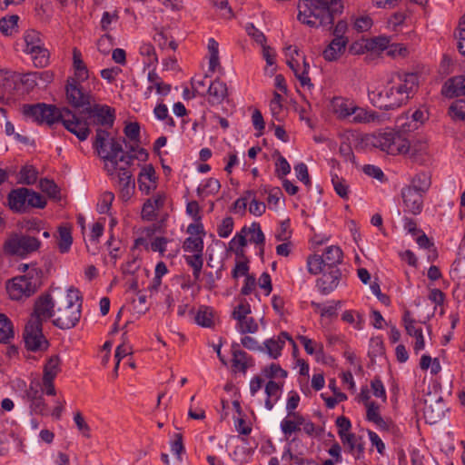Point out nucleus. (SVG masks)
<instances>
[{"mask_svg": "<svg viewBox=\"0 0 465 465\" xmlns=\"http://www.w3.org/2000/svg\"><path fill=\"white\" fill-rule=\"evenodd\" d=\"M418 86L416 74H397L385 85L368 89V97L373 106L383 111L395 110L405 104Z\"/></svg>", "mask_w": 465, "mask_h": 465, "instance_id": "obj_1", "label": "nucleus"}, {"mask_svg": "<svg viewBox=\"0 0 465 465\" xmlns=\"http://www.w3.org/2000/svg\"><path fill=\"white\" fill-rule=\"evenodd\" d=\"M297 19L310 27L331 29L343 5L341 0H300Z\"/></svg>", "mask_w": 465, "mask_h": 465, "instance_id": "obj_2", "label": "nucleus"}, {"mask_svg": "<svg viewBox=\"0 0 465 465\" xmlns=\"http://www.w3.org/2000/svg\"><path fill=\"white\" fill-rule=\"evenodd\" d=\"M82 296L77 289L67 290V294L58 302L57 316L53 324L62 330L74 328L80 321Z\"/></svg>", "mask_w": 465, "mask_h": 465, "instance_id": "obj_3", "label": "nucleus"}, {"mask_svg": "<svg viewBox=\"0 0 465 465\" xmlns=\"http://www.w3.org/2000/svg\"><path fill=\"white\" fill-rule=\"evenodd\" d=\"M22 113L38 124H46L50 127L56 123L64 124V121L71 120L72 114H74L67 107L58 108L54 104L45 103L24 104Z\"/></svg>", "mask_w": 465, "mask_h": 465, "instance_id": "obj_4", "label": "nucleus"}, {"mask_svg": "<svg viewBox=\"0 0 465 465\" xmlns=\"http://www.w3.org/2000/svg\"><path fill=\"white\" fill-rule=\"evenodd\" d=\"M42 270L32 268L27 274L16 276L9 281L6 289L12 300L30 297L41 285Z\"/></svg>", "mask_w": 465, "mask_h": 465, "instance_id": "obj_5", "label": "nucleus"}, {"mask_svg": "<svg viewBox=\"0 0 465 465\" xmlns=\"http://www.w3.org/2000/svg\"><path fill=\"white\" fill-rule=\"evenodd\" d=\"M41 241L34 236L14 233L3 244L4 252L10 256L25 258L41 247Z\"/></svg>", "mask_w": 465, "mask_h": 465, "instance_id": "obj_6", "label": "nucleus"}, {"mask_svg": "<svg viewBox=\"0 0 465 465\" xmlns=\"http://www.w3.org/2000/svg\"><path fill=\"white\" fill-rule=\"evenodd\" d=\"M25 48L24 52L30 54L35 67L43 68L49 64V51L45 47L41 34L34 29L26 30L24 35Z\"/></svg>", "mask_w": 465, "mask_h": 465, "instance_id": "obj_7", "label": "nucleus"}, {"mask_svg": "<svg viewBox=\"0 0 465 465\" xmlns=\"http://www.w3.org/2000/svg\"><path fill=\"white\" fill-rule=\"evenodd\" d=\"M110 133L106 130L98 128L93 143L94 148L97 151L98 154L104 161H108L113 163V171L117 170L118 166V154L124 153L122 143L115 138L110 140V151L105 150V142L108 140Z\"/></svg>", "mask_w": 465, "mask_h": 465, "instance_id": "obj_8", "label": "nucleus"}, {"mask_svg": "<svg viewBox=\"0 0 465 465\" xmlns=\"http://www.w3.org/2000/svg\"><path fill=\"white\" fill-rule=\"evenodd\" d=\"M25 346L28 351H45L49 341L43 333V323L39 320H29L23 333Z\"/></svg>", "mask_w": 465, "mask_h": 465, "instance_id": "obj_9", "label": "nucleus"}, {"mask_svg": "<svg viewBox=\"0 0 465 465\" xmlns=\"http://www.w3.org/2000/svg\"><path fill=\"white\" fill-rule=\"evenodd\" d=\"M373 145L390 154L396 155L404 151L407 139L392 130L380 133L374 137Z\"/></svg>", "mask_w": 465, "mask_h": 465, "instance_id": "obj_10", "label": "nucleus"}, {"mask_svg": "<svg viewBox=\"0 0 465 465\" xmlns=\"http://www.w3.org/2000/svg\"><path fill=\"white\" fill-rule=\"evenodd\" d=\"M81 81L68 78L65 85L66 99L74 108H85L91 104L92 95L80 84Z\"/></svg>", "mask_w": 465, "mask_h": 465, "instance_id": "obj_11", "label": "nucleus"}, {"mask_svg": "<svg viewBox=\"0 0 465 465\" xmlns=\"http://www.w3.org/2000/svg\"><path fill=\"white\" fill-rule=\"evenodd\" d=\"M322 274V277L316 281V286L322 294L326 295L338 287L341 271L338 267H327Z\"/></svg>", "mask_w": 465, "mask_h": 465, "instance_id": "obj_12", "label": "nucleus"}, {"mask_svg": "<svg viewBox=\"0 0 465 465\" xmlns=\"http://www.w3.org/2000/svg\"><path fill=\"white\" fill-rule=\"evenodd\" d=\"M404 212L418 215L423 208V194L412 187H404L401 190Z\"/></svg>", "mask_w": 465, "mask_h": 465, "instance_id": "obj_13", "label": "nucleus"}, {"mask_svg": "<svg viewBox=\"0 0 465 465\" xmlns=\"http://www.w3.org/2000/svg\"><path fill=\"white\" fill-rule=\"evenodd\" d=\"M54 303L51 294L45 293L40 295L34 305V312L29 320H47L54 315Z\"/></svg>", "mask_w": 465, "mask_h": 465, "instance_id": "obj_14", "label": "nucleus"}, {"mask_svg": "<svg viewBox=\"0 0 465 465\" xmlns=\"http://www.w3.org/2000/svg\"><path fill=\"white\" fill-rule=\"evenodd\" d=\"M447 406L441 397L424 400L423 415L427 423L435 424L444 417Z\"/></svg>", "mask_w": 465, "mask_h": 465, "instance_id": "obj_15", "label": "nucleus"}, {"mask_svg": "<svg viewBox=\"0 0 465 465\" xmlns=\"http://www.w3.org/2000/svg\"><path fill=\"white\" fill-rule=\"evenodd\" d=\"M82 114L95 117V123L100 125L112 127L115 119L114 109L108 105H89L83 109Z\"/></svg>", "mask_w": 465, "mask_h": 465, "instance_id": "obj_16", "label": "nucleus"}, {"mask_svg": "<svg viewBox=\"0 0 465 465\" xmlns=\"http://www.w3.org/2000/svg\"><path fill=\"white\" fill-rule=\"evenodd\" d=\"M402 322L406 332L410 336H413L416 339L413 349L414 351L418 353L420 351L423 350L425 346L422 329L420 327H416V321L411 317V313L408 310H406L403 313Z\"/></svg>", "mask_w": 465, "mask_h": 465, "instance_id": "obj_17", "label": "nucleus"}, {"mask_svg": "<svg viewBox=\"0 0 465 465\" xmlns=\"http://www.w3.org/2000/svg\"><path fill=\"white\" fill-rule=\"evenodd\" d=\"M30 193L26 187L13 189L7 195L9 208L18 213H25L27 211V197Z\"/></svg>", "mask_w": 465, "mask_h": 465, "instance_id": "obj_18", "label": "nucleus"}, {"mask_svg": "<svg viewBox=\"0 0 465 465\" xmlns=\"http://www.w3.org/2000/svg\"><path fill=\"white\" fill-rule=\"evenodd\" d=\"M441 94L447 98L465 95V75L449 78L442 85Z\"/></svg>", "mask_w": 465, "mask_h": 465, "instance_id": "obj_19", "label": "nucleus"}, {"mask_svg": "<svg viewBox=\"0 0 465 465\" xmlns=\"http://www.w3.org/2000/svg\"><path fill=\"white\" fill-rule=\"evenodd\" d=\"M63 125L80 141L86 140L91 132L87 122L76 114H72L71 120L64 121Z\"/></svg>", "mask_w": 465, "mask_h": 465, "instance_id": "obj_20", "label": "nucleus"}, {"mask_svg": "<svg viewBox=\"0 0 465 465\" xmlns=\"http://www.w3.org/2000/svg\"><path fill=\"white\" fill-rule=\"evenodd\" d=\"M206 94H209L208 101L211 104H220L228 95L227 85L220 78H216L210 84Z\"/></svg>", "mask_w": 465, "mask_h": 465, "instance_id": "obj_21", "label": "nucleus"}, {"mask_svg": "<svg viewBox=\"0 0 465 465\" xmlns=\"http://www.w3.org/2000/svg\"><path fill=\"white\" fill-rule=\"evenodd\" d=\"M331 106L333 113L338 116V118L346 119L352 115V113L351 112H352L355 104L349 99L335 97L331 101Z\"/></svg>", "mask_w": 465, "mask_h": 465, "instance_id": "obj_22", "label": "nucleus"}, {"mask_svg": "<svg viewBox=\"0 0 465 465\" xmlns=\"http://www.w3.org/2000/svg\"><path fill=\"white\" fill-rule=\"evenodd\" d=\"M239 344L233 342L232 345V365L233 368L239 370L243 374L246 373L249 368L248 354L244 351L239 349Z\"/></svg>", "mask_w": 465, "mask_h": 465, "instance_id": "obj_23", "label": "nucleus"}, {"mask_svg": "<svg viewBox=\"0 0 465 465\" xmlns=\"http://www.w3.org/2000/svg\"><path fill=\"white\" fill-rule=\"evenodd\" d=\"M351 113L353 116L351 122L355 124H370L380 120L378 113L359 107L356 104Z\"/></svg>", "mask_w": 465, "mask_h": 465, "instance_id": "obj_24", "label": "nucleus"}, {"mask_svg": "<svg viewBox=\"0 0 465 465\" xmlns=\"http://www.w3.org/2000/svg\"><path fill=\"white\" fill-rule=\"evenodd\" d=\"M346 45V41L338 42V40H331L322 52L323 58L328 62L338 60L344 53Z\"/></svg>", "mask_w": 465, "mask_h": 465, "instance_id": "obj_25", "label": "nucleus"}, {"mask_svg": "<svg viewBox=\"0 0 465 465\" xmlns=\"http://www.w3.org/2000/svg\"><path fill=\"white\" fill-rule=\"evenodd\" d=\"M148 81L152 84L147 87L148 92H151L154 88L156 93L162 96H166L171 92V84L163 83L154 70L148 73Z\"/></svg>", "mask_w": 465, "mask_h": 465, "instance_id": "obj_26", "label": "nucleus"}, {"mask_svg": "<svg viewBox=\"0 0 465 465\" xmlns=\"http://www.w3.org/2000/svg\"><path fill=\"white\" fill-rule=\"evenodd\" d=\"M195 322L203 328L214 326L213 309L210 306L201 305L194 316Z\"/></svg>", "mask_w": 465, "mask_h": 465, "instance_id": "obj_27", "label": "nucleus"}, {"mask_svg": "<svg viewBox=\"0 0 465 465\" xmlns=\"http://www.w3.org/2000/svg\"><path fill=\"white\" fill-rule=\"evenodd\" d=\"M322 256L326 268L338 267L342 262L343 252L339 246L331 245L326 248Z\"/></svg>", "mask_w": 465, "mask_h": 465, "instance_id": "obj_28", "label": "nucleus"}, {"mask_svg": "<svg viewBox=\"0 0 465 465\" xmlns=\"http://www.w3.org/2000/svg\"><path fill=\"white\" fill-rule=\"evenodd\" d=\"M62 360L59 355L50 356L43 367V378L55 379L61 372Z\"/></svg>", "mask_w": 465, "mask_h": 465, "instance_id": "obj_29", "label": "nucleus"}, {"mask_svg": "<svg viewBox=\"0 0 465 465\" xmlns=\"http://www.w3.org/2000/svg\"><path fill=\"white\" fill-rule=\"evenodd\" d=\"M73 65L74 69V79L84 81L88 78V69L82 59V54L77 48L73 50Z\"/></svg>", "mask_w": 465, "mask_h": 465, "instance_id": "obj_30", "label": "nucleus"}, {"mask_svg": "<svg viewBox=\"0 0 465 465\" xmlns=\"http://www.w3.org/2000/svg\"><path fill=\"white\" fill-rule=\"evenodd\" d=\"M58 249L61 253L69 252L73 243L72 231L70 226L58 227Z\"/></svg>", "mask_w": 465, "mask_h": 465, "instance_id": "obj_31", "label": "nucleus"}, {"mask_svg": "<svg viewBox=\"0 0 465 465\" xmlns=\"http://www.w3.org/2000/svg\"><path fill=\"white\" fill-rule=\"evenodd\" d=\"M14 337L12 322L4 313H0V342L8 343Z\"/></svg>", "mask_w": 465, "mask_h": 465, "instance_id": "obj_32", "label": "nucleus"}, {"mask_svg": "<svg viewBox=\"0 0 465 465\" xmlns=\"http://www.w3.org/2000/svg\"><path fill=\"white\" fill-rule=\"evenodd\" d=\"M39 188L43 193H46L49 198L60 201V188L53 180H49L47 178L41 179L39 182Z\"/></svg>", "mask_w": 465, "mask_h": 465, "instance_id": "obj_33", "label": "nucleus"}, {"mask_svg": "<svg viewBox=\"0 0 465 465\" xmlns=\"http://www.w3.org/2000/svg\"><path fill=\"white\" fill-rule=\"evenodd\" d=\"M38 177V172L33 165L23 166L19 172L18 183L32 185L35 183Z\"/></svg>", "mask_w": 465, "mask_h": 465, "instance_id": "obj_34", "label": "nucleus"}, {"mask_svg": "<svg viewBox=\"0 0 465 465\" xmlns=\"http://www.w3.org/2000/svg\"><path fill=\"white\" fill-rule=\"evenodd\" d=\"M247 245V239L242 233H236L230 241L228 251L233 252L237 257L245 258L243 247Z\"/></svg>", "mask_w": 465, "mask_h": 465, "instance_id": "obj_35", "label": "nucleus"}, {"mask_svg": "<svg viewBox=\"0 0 465 465\" xmlns=\"http://www.w3.org/2000/svg\"><path fill=\"white\" fill-rule=\"evenodd\" d=\"M452 280L457 281L459 283L465 282V257H458L453 262L450 272Z\"/></svg>", "mask_w": 465, "mask_h": 465, "instance_id": "obj_36", "label": "nucleus"}, {"mask_svg": "<svg viewBox=\"0 0 465 465\" xmlns=\"http://www.w3.org/2000/svg\"><path fill=\"white\" fill-rule=\"evenodd\" d=\"M203 253H194L193 255H185L186 263L192 267L193 278L198 281L203 265Z\"/></svg>", "mask_w": 465, "mask_h": 465, "instance_id": "obj_37", "label": "nucleus"}, {"mask_svg": "<svg viewBox=\"0 0 465 465\" xmlns=\"http://www.w3.org/2000/svg\"><path fill=\"white\" fill-rule=\"evenodd\" d=\"M430 186V177L426 173H417L411 181V184L408 187H412L422 194L428 191Z\"/></svg>", "mask_w": 465, "mask_h": 465, "instance_id": "obj_38", "label": "nucleus"}, {"mask_svg": "<svg viewBox=\"0 0 465 465\" xmlns=\"http://www.w3.org/2000/svg\"><path fill=\"white\" fill-rule=\"evenodd\" d=\"M284 340L268 339L264 341L266 352L272 359H277L281 355V351L284 346Z\"/></svg>", "mask_w": 465, "mask_h": 465, "instance_id": "obj_39", "label": "nucleus"}, {"mask_svg": "<svg viewBox=\"0 0 465 465\" xmlns=\"http://www.w3.org/2000/svg\"><path fill=\"white\" fill-rule=\"evenodd\" d=\"M308 271L312 274L322 273L326 266L323 262V257L318 254L310 255L307 259Z\"/></svg>", "mask_w": 465, "mask_h": 465, "instance_id": "obj_40", "label": "nucleus"}, {"mask_svg": "<svg viewBox=\"0 0 465 465\" xmlns=\"http://www.w3.org/2000/svg\"><path fill=\"white\" fill-rule=\"evenodd\" d=\"M183 249L187 252L203 253V240L202 237H188L183 242Z\"/></svg>", "mask_w": 465, "mask_h": 465, "instance_id": "obj_41", "label": "nucleus"}, {"mask_svg": "<svg viewBox=\"0 0 465 465\" xmlns=\"http://www.w3.org/2000/svg\"><path fill=\"white\" fill-rule=\"evenodd\" d=\"M114 200V194L112 192L106 191L103 193L97 203L96 211L101 214L108 213Z\"/></svg>", "mask_w": 465, "mask_h": 465, "instance_id": "obj_42", "label": "nucleus"}, {"mask_svg": "<svg viewBox=\"0 0 465 465\" xmlns=\"http://www.w3.org/2000/svg\"><path fill=\"white\" fill-rule=\"evenodd\" d=\"M29 403V409L31 413L42 416H46L49 414V408L48 405L45 403L43 395L35 398V400H30Z\"/></svg>", "mask_w": 465, "mask_h": 465, "instance_id": "obj_43", "label": "nucleus"}, {"mask_svg": "<svg viewBox=\"0 0 465 465\" xmlns=\"http://www.w3.org/2000/svg\"><path fill=\"white\" fill-rule=\"evenodd\" d=\"M331 183L336 193L342 199H348L350 190L346 180L335 174L331 178Z\"/></svg>", "mask_w": 465, "mask_h": 465, "instance_id": "obj_44", "label": "nucleus"}, {"mask_svg": "<svg viewBox=\"0 0 465 465\" xmlns=\"http://www.w3.org/2000/svg\"><path fill=\"white\" fill-rule=\"evenodd\" d=\"M449 114L454 120L465 119V99H458L454 101L450 108Z\"/></svg>", "mask_w": 465, "mask_h": 465, "instance_id": "obj_45", "label": "nucleus"}, {"mask_svg": "<svg viewBox=\"0 0 465 465\" xmlns=\"http://www.w3.org/2000/svg\"><path fill=\"white\" fill-rule=\"evenodd\" d=\"M404 149L405 150L402 151L401 153H408L410 155V158L417 162L420 160V156H421L425 152L426 146L423 143L411 144L410 142L407 140V146L405 145Z\"/></svg>", "mask_w": 465, "mask_h": 465, "instance_id": "obj_46", "label": "nucleus"}, {"mask_svg": "<svg viewBox=\"0 0 465 465\" xmlns=\"http://www.w3.org/2000/svg\"><path fill=\"white\" fill-rule=\"evenodd\" d=\"M19 20L18 15H14L8 17H3L0 19V31L5 35H12V30L17 26V22Z\"/></svg>", "mask_w": 465, "mask_h": 465, "instance_id": "obj_47", "label": "nucleus"}, {"mask_svg": "<svg viewBox=\"0 0 465 465\" xmlns=\"http://www.w3.org/2000/svg\"><path fill=\"white\" fill-rule=\"evenodd\" d=\"M330 30L332 31V35L334 36L332 40H338V42L346 41V44L349 43L348 37L345 36V34L348 30V24L346 21H338L335 26H332Z\"/></svg>", "mask_w": 465, "mask_h": 465, "instance_id": "obj_48", "label": "nucleus"}, {"mask_svg": "<svg viewBox=\"0 0 465 465\" xmlns=\"http://www.w3.org/2000/svg\"><path fill=\"white\" fill-rule=\"evenodd\" d=\"M251 305L246 299H242L239 305L234 308L232 317L237 321H242L251 313Z\"/></svg>", "mask_w": 465, "mask_h": 465, "instance_id": "obj_49", "label": "nucleus"}, {"mask_svg": "<svg viewBox=\"0 0 465 465\" xmlns=\"http://www.w3.org/2000/svg\"><path fill=\"white\" fill-rule=\"evenodd\" d=\"M262 374L269 379L276 377L286 378L288 372L277 363H271L262 370Z\"/></svg>", "mask_w": 465, "mask_h": 465, "instance_id": "obj_50", "label": "nucleus"}, {"mask_svg": "<svg viewBox=\"0 0 465 465\" xmlns=\"http://www.w3.org/2000/svg\"><path fill=\"white\" fill-rule=\"evenodd\" d=\"M238 327L241 333H255L258 331V324L252 317H245L238 321Z\"/></svg>", "mask_w": 465, "mask_h": 465, "instance_id": "obj_51", "label": "nucleus"}, {"mask_svg": "<svg viewBox=\"0 0 465 465\" xmlns=\"http://www.w3.org/2000/svg\"><path fill=\"white\" fill-rule=\"evenodd\" d=\"M30 193L27 197V208L34 207L43 209L46 206V200L39 193L32 189H29Z\"/></svg>", "mask_w": 465, "mask_h": 465, "instance_id": "obj_52", "label": "nucleus"}, {"mask_svg": "<svg viewBox=\"0 0 465 465\" xmlns=\"http://www.w3.org/2000/svg\"><path fill=\"white\" fill-rule=\"evenodd\" d=\"M279 156L275 163V174L282 179L291 172V165L287 160L278 153Z\"/></svg>", "mask_w": 465, "mask_h": 465, "instance_id": "obj_53", "label": "nucleus"}, {"mask_svg": "<svg viewBox=\"0 0 465 465\" xmlns=\"http://www.w3.org/2000/svg\"><path fill=\"white\" fill-rule=\"evenodd\" d=\"M41 395H43V391H41L40 381L36 379L32 380L29 387L25 391L24 398L29 401L30 400H35V398Z\"/></svg>", "mask_w": 465, "mask_h": 465, "instance_id": "obj_54", "label": "nucleus"}, {"mask_svg": "<svg viewBox=\"0 0 465 465\" xmlns=\"http://www.w3.org/2000/svg\"><path fill=\"white\" fill-rule=\"evenodd\" d=\"M292 236L290 219H286L280 223V227L275 233V238L279 242H286Z\"/></svg>", "mask_w": 465, "mask_h": 465, "instance_id": "obj_55", "label": "nucleus"}, {"mask_svg": "<svg viewBox=\"0 0 465 465\" xmlns=\"http://www.w3.org/2000/svg\"><path fill=\"white\" fill-rule=\"evenodd\" d=\"M74 420L78 430L82 433V435L89 439L91 437V429L90 426L84 420V418L80 411L74 413Z\"/></svg>", "mask_w": 465, "mask_h": 465, "instance_id": "obj_56", "label": "nucleus"}, {"mask_svg": "<svg viewBox=\"0 0 465 465\" xmlns=\"http://www.w3.org/2000/svg\"><path fill=\"white\" fill-rule=\"evenodd\" d=\"M371 388L375 397L381 398L382 399L383 401H386V391L379 376L374 377L373 380L371 381Z\"/></svg>", "mask_w": 465, "mask_h": 465, "instance_id": "obj_57", "label": "nucleus"}, {"mask_svg": "<svg viewBox=\"0 0 465 465\" xmlns=\"http://www.w3.org/2000/svg\"><path fill=\"white\" fill-rule=\"evenodd\" d=\"M233 224V219L232 217H225L218 226V235L222 238L228 237L232 232Z\"/></svg>", "mask_w": 465, "mask_h": 465, "instance_id": "obj_58", "label": "nucleus"}, {"mask_svg": "<svg viewBox=\"0 0 465 465\" xmlns=\"http://www.w3.org/2000/svg\"><path fill=\"white\" fill-rule=\"evenodd\" d=\"M366 407V419L369 421H371L373 423H376L378 420L381 421V416L379 411V405L376 402H367Z\"/></svg>", "mask_w": 465, "mask_h": 465, "instance_id": "obj_59", "label": "nucleus"}, {"mask_svg": "<svg viewBox=\"0 0 465 465\" xmlns=\"http://www.w3.org/2000/svg\"><path fill=\"white\" fill-rule=\"evenodd\" d=\"M297 179L302 182L306 186H311L312 183L310 180L307 165L303 163H300L294 166Z\"/></svg>", "mask_w": 465, "mask_h": 465, "instance_id": "obj_60", "label": "nucleus"}, {"mask_svg": "<svg viewBox=\"0 0 465 465\" xmlns=\"http://www.w3.org/2000/svg\"><path fill=\"white\" fill-rule=\"evenodd\" d=\"M156 209L153 206V200L147 199L142 208V218L145 221H153L156 218Z\"/></svg>", "mask_w": 465, "mask_h": 465, "instance_id": "obj_61", "label": "nucleus"}, {"mask_svg": "<svg viewBox=\"0 0 465 465\" xmlns=\"http://www.w3.org/2000/svg\"><path fill=\"white\" fill-rule=\"evenodd\" d=\"M220 188H221V183L217 179L209 178L203 187L197 188V193H198V194H201L204 191H207L209 193L214 194L219 192Z\"/></svg>", "mask_w": 465, "mask_h": 465, "instance_id": "obj_62", "label": "nucleus"}, {"mask_svg": "<svg viewBox=\"0 0 465 465\" xmlns=\"http://www.w3.org/2000/svg\"><path fill=\"white\" fill-rule=\"evenodd\" d=\"M124 133L130 140L139 142L140 125L137 122L126 124Z\"/></svg>", "mask_w": 465, "mask_h": 465, "instance_id": "obj_63", "label": "nucleus"}, {"mask_svg": "<svg viewBox=\"0 0 465 465\" xmlns=\"http://www.w3.org/2000/svg\"><path fill=\"white\" fill-rule=\"evenodd\" d=\"M459 27V34L456 35L458 38L457 47L459 52L465 56V15L462 16Z\"/></svg>", "mask_w": 465, "mask_h": 465, "instance_id": "obj_64", "label": "nucleus"}]
</instances>
